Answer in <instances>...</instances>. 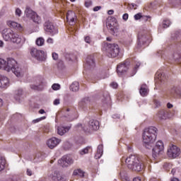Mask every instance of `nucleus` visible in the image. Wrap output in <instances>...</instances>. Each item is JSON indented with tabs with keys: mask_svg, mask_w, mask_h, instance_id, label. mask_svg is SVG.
Segmentation results:
<instances>
[{
	"mask_svg": "<svg viewBox=\"0 0 181 181\" xmlns=\"http://www.w3.org/2000/svg\"><path fill=\"white\" fill-rule=\"evenodd\" d=\"M173 115L170 114V112H169V110H160L158 111V112L156 115L157 118H158V119H168V118H171V117H173Z\"/></svg>",
	"mask_w": 181,
	"mask_h": 181,
	"instance_id": "obj_16",
	"label": "nucleus"
},
{
	"mask_svg": "<svg viewBox=\"0 0 181 181\" xmlns=\"http://www.w3.org/2000/svg\"><path fill=\"white\" fill-rule=\"evenodd\" d=\"M62 142V140L56 137H52L47 140V145L49 149H54L59 144Z\"/></svg>",
	"mask_w": 181,
	"mask_h": 181,
	"instance_id": "obj_15",
	"label": "nucleus"
},
{
	"mask_svg": "<svg viewBox=\"0 0 181 181\" xmlns=\"http://www.w3.org/2000/svg\"><path fill=\"white\" fill-rule=\"evenodd\" d=\"M46 112L45 111V110H43V109H40V110H39V114H45Z\"/></svg>",
	"mask_w": 181,
	"mask_h": 181,
	"instance_id": "obj_54",
	"label": "nucleus"
},
{
	"mask_svg": "<svg viewBox=\"0 0 181 181\" xmlns=\"http://www.w3.org/2000/svg\"><path fill=\"white\" fill-rule=\"evenodd\" d=\"M170 181H179V179L177 178H172Z\"/></svg>",
	"mask_w": 181,
	"mask_h": 181,
	"instance_id": "obj_58",
	"label": "nucleus"
},
{
	"mask_svg": "<svg viewBox=\"0 0 181 181\" xmlns=\"http://www.w3.org/2000/svg\"><path fill=\"white\" fill-rule=\"evenodd\" d=\"M175 94L177 95V97H181V89L179 88H177L175 89Z\"/></svg>",
	"mask_w": 181,
	"mask_h": 181,
	"instance_id": "obj_39",
	"label": "nucleus"
},
{
	"mask_svg": "<svg viewBox=\"0 0 181 181\" xmlns=\"http://www.w3.org/2000/svg\"><path fill=\"white\" fill-rule=\"evenodd\" d=\"M125 163L127 165V168L134 172H141V170H144V162L140 160L139 158L134 155H131L127 157L125 159Z\"/></svg>",
	"mask_w": 181,
	"mask_h": 181,
	"instance_id": "obj_3",
	"label": "nucleus"
},
{
	"mask_svg": "<svg viewBox=\"0 0 181 181\" xmlns=\"http://www.w3.org/2000/svg\"><path fill=\"white\" fill-rule=\"evenodd\" d=\"M173 57H174V60H179V59H180V55L177 54H175Z\"/></svg>",
	"mask_w": 181,
	"mask_h": 181,
	"instance_id": "obj_45",
	"label": "nucleus"
},
{
	"mask_svg": "<svg viewBox=\"0 0 181 181\" xmlns=\"http://www.w3.org/2000/svg\"><path fill=\"white\" fill-rule=\"evenodd\" d=\"M170 26V21L169 20L164 21L163 22V28H166Z\"/></svg>",
	"mask_w": 181,
	"mask_h": 181,
	"instance_id": "obj_34",
	"label": "nucleus"
},
{
	"mask_svg": "<svg viewBox=\"0 0 181 181\" xmlns=\"http://www.w3.org/2000/svg\"><path fill=\"white\" fill-rule=\"evenodd\" d=\"M85 42L88 44L91 43V38L90 36L85 37Z\"/></svg>",
	"mask_w": 181,
	"mask_h": 181,
	"instance_id": "obj_43",
	"label": "nucleus"
},
{
	"mask_svg": "<svg viewBox=\"0 0 181 181\" xmlns=\"http://www.w3.org/2000/svg\"><path fill=\"white\" fill-rule=\"evenodd\" d=\"M111 87H112V88H117V87H118V83L113 82L112 83H110Z\"/></svg>",
	"mask_w": 181,
	"mask_h": 181,
	"instance_id": "obj_44",
	"label": "nucleus"
},
{
	"mask_svg": "<svg viewBox=\"0 0 181 181\" xmlns=\"http://www.w3.org/2000/svg\"><path fill=\"white\" fill-rule=\"evenodd\" d=\"M158 135V129L155 127H150L144 129L142 134V139L144 144L146 145V148L149 149L151 144H153L156 141V136Z\"/></svg>",
	"mask_w": 181,
	"mask_h": 181,
	"instance_id": "obj_2",
	"label": "nucleus"
},
{
	"mask_svg": "<svg viewBox=\"0 0 181 181\" xmlns=\"http://www.w3.org/2000/svg\"><path fill=\"white\" fill-rule=\"evenodd\" d=\"M107 40L108 42H111V38H110V37H107Z\"/></svg>",
	"mask_w": 181,
	"mask_h": 181,
	"instance_id": "obj_59",
	"label": "nucleus"
},
{
	"mask_svg": "<svg viewBox=\"0 0 181 181\" xmlns=\"http://www.w3.org/2000/svg\"><path fill=\"white\" fill-rule=\"evenodd\" d=\"M8 26L9 28H13V29H18V30H22V25L21 24L15 22V21H8L7 22Z\"/></svg>",
	"mask_w": 181,
	"mask_h": 181,
	"instance_id": "obj_22",
	"label": "nucleus"
},
{
	"mask_svg": "<svg viewBox=\"0 0 181 181\" xmlns=\"http://www.w3.org/2000/svg\"><path fill=\"white\" fill-rule=\"evenodd\" d=\"M156 78H158V80L162 81V80H163V74H162V72L160 71L156 72Z\"/></svg>",
	"mask_w": 181,
	"mask_h": 181,
	"instance_id": "obj_31",
	"label": "nucleus"
},
{
	"mask_svg": "<svg viewBox=\"0 0 181 181\" xmlns=\"http://www.w3.org/2000/svg\"><path fill=\"white\" fill-rule=\"evenodd\" d=\"M69 129H70V127H64L63 126H59L57 127V134L58 135H60L61 136H62V135H64L66 132H69Z\"/></svg>",
	"mask_w": 181,
	"mask_h": 181,
	"instance_id": "obj_23",
	"label": "nucleus"
},
{
	"mask_svg": "<svg viewBox=\"0 0 181 181\" xmlns=\"http://www.w3.org/2000/svg\"><path fill=\"white\" fill-rule=\"evenodd\" d=\"M1 35L4 40L6 42H12V43H16V45H21L22 43V37L15 33V31L9 29V28H4L1 31Z\"/></svg>",
	"mask_w": 181,
	"mask_h": 181,
	"instance_id": "obj_4",
	"label": "nucleus"
},
{
	"mask_svg": "<svg viewBox=\"0 0 181 181\" xmlns=\"http://www.w3.org/2000/svg\"><path fill=\"white\" fill-rule=\"evenodd\" d=\"M45 118H46V117L34 119V120H33V124H37V122H40V121H42V119H45Z\"/></svg>",
	"mask_w": 181,
	"mask_h": 181,
	"instance_id": "obj_38",
	"label": "nucleus"
},
{
	"mask_svg": "<svg viewBox=\"0 0 181 181\" xmlns=\"http://www.w3.org/2000/svg\"><path fill=\"white\" fill-rule=\"evenodd\" d=\"M120 176H122V173H120Z\"/></svg>",
	"mask_w": 181,
	"mask_h": 181,
	"instance_id": "obj_64",
	"label": "nucleus"
},
{
	"mask_svg": "<svg viewBox=\"0 0 181 181\" xmlns=\"http://www.w3.org/2000/svg\"><path fill=\"white\" fill-rule=\"evenodd\" d=\"M27 175H28V176H32V175H33L32 170H30V169H27Z\"/></svg>",
	"mask_w": 181,
	"mask_h": 181,
	"instance_id": "obj_49",
	"label": "nucleus"
},
{
	"mask_svg": "<svg viewBox=\"0 0 181 181\" xmlns=\"http://www.w3.org/2000/svg\"><path fill=\"white\" fill-rule=\"evenodd\" d=\"M9 86H11L9 78L4 75H0V88H8Z\"/></svg>",
	"mask_w": 181,
	"mask_h": 181,
	"instance_id": "obj_17",
	"label": "nucleus"
},
{
	"mask_svg": "<svg viewBox=\"0 0 181 181\" xmlns=\"http://www.w3.org/2000/svg\"><path fill=\"white\" fill-rule=\"evenodd\" d=\"M23 95V90L18 89L16 91L15 98L16 100L19 101L21 100V97H22Z\"/></svg>",
	"mask_w": 181,
	"mask_h": 181,
	"instance_id": "obj_27",
	"label": "nucleus"
},
{
	"mask_svg": "<svg viewBox=\"0 0 181 181\" xmlns=\"http://www.w3.org/2000/svg\"><path fill=\"white\" fill-rule=\"evenodd\" d=\"M30 88H32L33 90H39V86L35 85H31Z\"/></svg>",
	"mask_w": 181,
	"mask_h": 181,
	"instance_id": "obj_46",
	"label": "nucleus"
},
{
	"mask_svg": "<svg viewBox=\"0 0 181 181\" xmlns=\"http://www.w3.org/2000/svg\"><path fill=\"white\" fill-rule=\"evenodd\" d=\"M47 42H48V43H49V44H53V38L49 37V38L47 40Z\"/></svg>",
	"mask_w": 181,
	"mask_h": 181,
	"instance_id": "obj_51",
	"label": "nucleus"
},
{
	"mask_svg": "<svg viewBox=\"0 0 181 181\" xmlns=\"http://www.w3.org/2000/svg\"><path fill=\"white\" fill-rule=\"evenodd\" d=\"M136 67H139V65L136 64L135 69H136Z\"/></svg>",
	"mask_w": 181,
	"mask_h": 181,
	"instance_id": "obj_61",
	"label": "nucleus"
},
{
	"mask_svg": "<svg viewBox=\"0 0 181 181\" xmlns=\"http://www.w3.org/2000/svg\"><path fill=\"white\" fill-rule=\"evenodd\" d=\"M71 118V121H73V117H71V116H70Z\"/></svg>",
	"mask_w": 181,
	"mask_h": 181,
	"instance_id": "obj_62",
	"label": "nucleus"
},
{
	"mask_svg": "<svg viewBox=\"0 0 181 181\" xmlns=\"http://www.w3.org/2000/svg\"><path fill=\"white\" fill-rule=\"evenodd\" d=\"M146 42H151V35L145 32L139 33L138 35V47H141L142 45H145Z\"/></svg>",
	"mask_w": 181,
	"mask_h": 181,
	"instance_id": "obj_9",
	"label": "nucleus"
},
{
	"mask_svg": "<svg viewBox=\"0 0 181 181\" xmlns=\"http://www.w3.org/2000/svg\"><path fill=\"white\" fill-rule=\"evenodd\" d=\"M141 18H142V13H139L134 15L135 21H139V19H141Z\"/></svg>",
	"mask_w": 181,
	"mask_h": 181,
	"instance_id": "obj_37",
	"label": "nucleus"
},
{
	"mask_svg": "<svg viewBox=\"0 0 181 181\" xmlns=\"http://www.w3.org/2000/svg\"><path fill=\"white\" fill-rule=\"evenodd\" d=\"M74 19H76V13L69 11L66 13V21L69 22L70 25H74Z\"/></svg>",
	"mask_w": 181,
	"mask_h": 181,
	"instance_id": "obj_21",
	"label": "nucleus"
},
{
	"mask_svg": "<svg viewBox=\"0 0 181 181\" xmlns=\"http://www.w3.org/2000/svg\"><path fill=\"white\" fill-rule=\"evenodd\" d=\"M91 5H93V2H91V1H88L85 3V6L86 8H90V6H91Z\"/></svg>",
	"mask_w": 181,
	"mask_h": 181,
	"instance_id": "obj_42",
	"label": "nucleus"
},
{
	"mask_svg": "<svg viewBox=\"0 0 181 181\" xmlns=\"http://www.w3.org/2000/svg\"><path fill=\"white\" fill-rule=\"evenodd\" d=\"M16 15H17V16H21L22 15V11L20 10V8H16Z\"/></svg>",
	"mask_w": 181,
	"mask_h": 181,
	"instance_id": "obj_40",
	"label": "nucleus"
},
{
	"mask_svg": "<svg viewBox=\"0 0 181 181\" xmlns=\"http://www.w3.org/2000/svg\"><path fill=\"white\" fill-rule=\"evenodd\" d=\"M6 163V160L4 157L0 156V172H2L5 169V164Z\"/></svg>",
	"mask_w": 181,
	"mask_h": 181,
	"instance_id": "obj_28",
	"label": "nucleus"
},
{
	"mask_svg": "<svg viewBox=\"0 0 181 181\" xmlns=\"http://www.w3.org/2000/svg\"><path fill=\"white\" fill-rule=\"evenodd\" d=\"M73 175H74V176L78 175V176H80L81 177H83L84 171H83L81 169H77L74 171Z\"/></svg>",
	"mask_w": 181,
	"mask_h": 181,
	"instance_id": "obj_29",
	"label": "nucleus"
},
{
	"mask_svg": "<svg viewBox=\"0 0 181 181\" xmlns=\"http://www.w3.org/2000/svg\"><path fill=\"white\" fill-rule=\"evenodd\" d=\"M176 170H179V168H173L171 170V173H173V175H175V173H176Z\"/></svg>",
	"mask_w": 181,
	"mask_h": 181,
	"instance_id": "obj_52",
	"label": "nucleus"
},
{
	"mask_svg": "<svg viewBox=\"0 0 181 181\" xmlns=\"http://www.w3.org/2000/svg\"><path fill=\"white\" fill-rule=\"evenodd\" d=\"M139 93L141 95H142V97L148 95V93H149V89H148V86L145 84L141 85Z\"/></svg>",
	"mask_w": 181,
	"mask_h": 181,
	"instance_id": "obj_24",
	"label": "nucleus"
},
{
	"mask_svg": "<svg viewBox=\"0 0 181 181\" xmlns=\"http://www.w3.org/2000/svg\"><path fill=\"white\" fill-rule=\"evenodd\" d=\"M172 166V165L169 163H165L163 165L164 169H165V170H169V169H170V167Z\"/></svg>",
	"mask_w": 181,
	"mask_h": 181,
	"instance_id": "obj_36",
	"label": "nucleus"
},
{
	"mask_svg": "<svg viewBox=\"0 0 181 181\" xmlns=\"http://www.w3.org/2000/svg\"><path fill=\"white\" fill-rule=\"evenodd\" d=\"M52 90L57 91V90H60V85L59 83H54L52 86Z\"/></svg>",
	"mask_w": 181,
	"mask_h": 181,
	"instance_id": "obj_35",
	"label": "nucleus"
},
{
	"mask_svg": "<svg viewBox=\"0 0 181 181\" xmlns=\"http://www.w3.org/2000/svg\"><path fill=\"white\" fill-rule=\"evenodd\" d=\"M0 47H4V41L0 40Z\"/></svg>",
	"mask_w": 181,
	"mask_h": 181,
	"instance_id": "obj_56",
	"label": "nucleus"
},
{
	"mask_svg": "<svg viewBox=\"0 0 181 181\" xmlns=\"http://www.w3.org/2000/svg\"><path fill=\"white\" fill-rule=\"evenodd\" d=\"M70 111V108L66 109V112H69Z\"/></svg>",
	"mask_w": 181,
	"mask_h": 181,
	"instance_id": "obj_60",
	"label": "nucleus"
},
{
	"mask_svg": "<svg viewBox=\"0 0 181 181\" xmlns=\"http://www.w3.org/2000/svg\"><path fill=\"white\" fill-rule=\"evenodd\" d=\"M128 69H129V62H124L119 64L117 67L118 76H122L124 73H127V71H128Z\"/></svg>",
	"mask_w": 181,
	"mask_h": 181,
	"instance_id": "obj_14",
	"label": "nucleus"
},
{
	"mask_svg": "<svg viewBox=\"0 0 181 181\" xmlns=\"http://www.w3.org/2000/svg\"><path fill=\"white\" fill-rule=\"evenodd\" d=\"M4 105V102L2 101V99L0 98V107H2Z\"/></svg>",
	"mask_w": 181,
	"mask_h": 181,
	"instance_id": "obj_57",
	"label": "nucleus"
},
{
	"mask_svg": "<svg viewBox=\"0 0 181 181\" xmlns=\"http://www.w3.org/2000/svg\"><path fill=\"white\" fill-rule=\"evenodd\" d=\"M30 55L32 57H35L37 60L42 61L45 59L46 54L45 51L38 50L36 48H31L30 50Z\"/></svg>",
	"mask_w": 181,
	"mask_h": 181,
	"instance_id": "obj_10",
	"label": "nucleus"
},
{
	"mask_svg": "<svg viewBox=\"0 0 181 181\" xmlns=\"http://www.w3.org/2000/svg\"><path fill=\"white\" fill-rule=\"evenodd\" d=\"M86 67L87 69H94L95 67V62L94 57L89 55L86 58Z\"/></svg>",
	"mask_w": 181,
	"mask_h": 181,
	"instance_id": "obj_20",
	"label": "nucleus"
},
{
	"mask_svg": "<svg viewBox=\"0 0 181 181\" xmlns=\"http://www.w3.org/2000/svg\"><path fill=\"white\" fill-rule=\"evenodd\" d=\"M65 57L66 60H69V62H73V60H74L75 59L74 55H73L72 54H66Z\"/></svg>",
	"mask_w": 181,
	"mask_h": 181,
	"instance_id": "obj_32",
	"label": "nucleus"
},
{
	"mask_svg": "<svg viewBox=\"0 0 181 181\" xmlns=\"http://www.w3.org/2000/svg\"><path fill=\"white\" fill-rule=\"evenodd\" d=\"M117 20L113 18V21H110L107 23V28L112 32V33H115V30H117Z\"/></svg>",
	"mask_w": 181,
	"mask_h": 181,
	"instance_id": "obj_19",
	"label": "nucleus"
},
{
	"mask_svg": "<svg viewBox=\"0 0 181 181\" xmlns=\"http://www.w3.org/2000/svg\"><path fill=\"white\" fill-rule=\"evenodd\" d=\"M167 156L170 159H176L180 156V148L174 144L169 145L167 148Z\"/></svg>",
	"mask_w": 181,
	"mask_h": 181,
	"instance_id": "obj_7",
	"label": "nucleus"
},
{
	"mask_svg": "<svg viewBox=\"0 0 181 181\" xmlns=\"http://www.w3.org/2000/svg\"><path fill=\"white\" fill-rule=\"evenodd\" d=\"M103 50L106 51L108 57H117L119 54L118 45L105 43L103 45Z\"/></svg>",
	"mask_w": 181,
	"mask_h": 181,
	"instance_id": "obj_5",
	"label": "nucleus"
},
{
	"mask_svg": "<svg viewBox=\"0 0 181 181\" xmlns=\"http://www.w3.org/2000/svg\"><path fill=\"white\" fill-rule=\"evenodd\" d=\"M49 177L54 181H61L62 179H63L62 174H60V172L57 170L52 171L49 173Z\"/></svg>",
	"mask_w": 181,
	"mask_h": 181,
	"instance_id": "obj_18",
	"label": "nucleus"
},
{
	"mask_svg": "<svg viewBox=\"0 0 181 181\" xmlns=\"http://www.w3.org/2000/svg\"><path fill=\"white\" fill-rule=\"evenodd\" d=\"M73 162V158L70 156H64L58 160L59 165L62 168H67L69 165H71Z\"/></svg>",
	"mask_w": 181,
	"mask_h": 181,
	"instance_id": "obj_13",
	"label": "nucleus"
},
{
	"mask_svg": "<svg viewBox=\"0 0 181 181\" xmlns=\"http://www.w3.org/2000/svg\"><path fill=\"white\" fill-rule=\"evenodd\" d=\"M167 107H168V108H172V107H173V105H172L170 103H168Z\"/></svg>",
	"mask_w": 181,
	"mask_h": 181,
	"instance_id": "obj_55",
	"label": "nucleus"
},
{
	"mask_svg": "<svg viewBox=\"0 0 181 181\" xmlns=\"http://www.w3.org/2000/svg\"><path fill=\"white\" fill-rule=\"evenodd\" d=\"M90 149H91V147L88 146V147H86V148L82 149V150L80 151V153H81V155H86V154L88 153V151H90Z\"/></svg>",
	"mask_w": 181,
	"mask_h": 181,
	"instance_id": "obj_33",
	"label": "nucleus"
},
{
	"mask_svg": "<svg viewBox=\"0 0 181 181\" xmlns=\"http://www.w3.org/2000/svg\"><path fill=\"white\" fill-rule=\"evenodd\" d=\"M108 15H113L114 14V10H109L107 11Z\"/></svg>",
	"mask_w": 181,
	"mask_h": 181,
	"instance_id": "obj_53",
	"label": "nucleus"
},
{
	"mask_svg": "<svg viewBox=\"0 0 181 181\" xmlns=\"http://www.w3.org/2000/svg\"><path fill=\"white\" fill-rule=\"evenodd\" d=\"M122 18L124 21H128V13H124Z\"/></svg>",
	"mask_w": 181,
	"mask_h": 181,
	"instance_id": "obj_48",
	"label": "nucleus"
},
{
	"mask_svg": "<svg viewBox=\"0 0 181 181\" xmlns=\"http://www.w3.org/2000/svg\"><path fill=\"white\" fill-rule=\"evenodd\" d=\"M79 88L80 83H78L77 81L74 82L70 86V90H71V91H78Z\"/></svg>",
	"mask_w": 181,
	"mask_h": 181,
	"instance_id": "obj_26",
	"label": "nucleus"
},
{
	"mask_svg": "<svg viewBox=\"0 0 181 181\" xmlns=\"http://www.w3.org/2000/svg\"><path fill=\"white\" fill-rule=\"evenodd\" d=\"M59 104H60V100L56 99L54 100V105H59Z\"/></svg>",
	"mask_w": 181,
	"mask_h": 181,
	"instance_id": "obj_47",
	"label": "nucleus"
},
{
	"mask_svg": "<svg viewBox=\"0 0 181 181\" xmlns=\"http://www.w3.org/2000/svg\"><path fill=\"white\" fill-rule=\"evenodd\" d=\"M25 13L26 15V17L32 19V21H33L35 23L39 24L41 23L40 17L37 16V14L35 11H32V9L27 8L25 9Z\"/></svg>",
	"mask_w": 181,
	"mask_h": 181,
	"instance_id": "obj_11",
	"label": "nucleus"
},
{
	"mask_svg": "<svg viewBox=\"0 0 181 181\" xmlns=\"http://www.w3.org/2000/svg\"><path fill=\"white\" fill-rule=\"evenodd\" d=\"M103 145H99L98 146L97 153L95 156V159H100L101 156H103Z\"/></svg>",
	"mask_w": 181,
	"mask_h": 181,
	"instance_id": "obj_25",
	"label": "nucleus"
},
{
	"mask_svg": "<svg viewBox=\"0 0 181 181\" xmlns=\"http://www.w3.org/2000/svg\"><path fill=\"white\" fill-rule=\"evenodd\" d=\"M106 97H107V98H110V95H107Z\"/></svg>",
	"mask_w": 181,
	"mask_h": 181,
	"instance_id": "obj_63",
	"label": "nucleus"
},
{
	"mask_svg": "<svg viewBox=\"0 0 181 181\" xmlns=\"http://www.w3.org/2000/svg\"><path fill=\"white\" fill-rule=\"evenodd\" d=\"M164 150L165 146L163 145V141L160 140L157 141L155 147L153 148V158L155 159L160 155H162Z\"/></svg>",
	"mask_w": 181,
	"mask_h": 181,
	"instance_id": "obj_8",
	"label": "nucleus"
},
{
	"mask_svg": "<svg viewBox=\"0 0 181 181\" xmlns=\"http://www.w3.org/2000/svg\"><path fill=\"white\" fill-rule=\"evenodd\" d=\"M44 29L48 35H51L52 36L57 33V28L50 21L45 22Z\"/></svg>",
	"mask_w": 181,
	"mask_h": 181,
	"instance_id": "obj_12",
	"label": "nucleus"
},
{
	"mask_svg": "<svg viewBox=\"0 0 181 181\" xmlns=\"http://www.w3.org/2000/svg\"><path fill=\"white\" fill-rule=\"evenodd\" d=\"M52 59L54 60H57L59 59V54H57V53H56V52H53L52 53Z\"/></svg>",
	"mask_w": 181,
	"mask_h": 181,
	"instance_id": "obj_41",
	"label": "nucleus"
},
{
	"mask_svg": "<svg viewBox=\"0 0 181 181\" xmlns=\"http://www.w3.org/2000/svg\"><path fill=\"white\" fill-rule=\"evenodd\" d=\"M0 69L6 71H12L16 77H22L23 71L22 69L18 66V62L13 59H10L7 61L0 58Z\"/></svg>",
	"mask_w": 181,
	"mask_h": 181,
	"instance_id": "obj_1",
	"label": "nucleus"
},
{
	"mask_svg": "<svg viewBox=\"0 0 181 181\" xmlns=\"http://www.w3.org/2000/svg\"><path fill=\"white\" fill-rule=\"evenodd\" d=\"M101 9V6H95L93 8L94 12H97L98 11H100Z\"/></svg>",
	"mask_w": 181,
	"mask_h": 181,
	"instance_id": "obj_50",
	"label": "nucleus"
},
{
	"mask_svg": "<svg viewBox=\"0 0 181 181\" xmlns=\"http://www.w3.org/2000/svg\"><path fill=\"white\" fill-rule=\"evenodd\" d=\"M37 46H43L45 45V39L42 37H38L35 41Z\"/></svg>",
	"mask_w": 181,
	"mask_h": 181,
	"instance_id": "obj_30",
	"label": "nucleus"
},
{
	"mask_svg": "<svg viewBox=\"0 0 181 181\" xmlns=\"http://www.w3.org/2000/svg\"><path fill=\"white\" fill-rule=\"evenodd\" d=\"M78 128L83 129L84 132H91L92 131H97L100 129V122L97 120L91 119L88 122V127L83 126V124H78Z\"/></svg>",
	"mask_w": 181,
	"mask_h": 181,
	"instance_id": "obj_6",
	"label": "nucleus"
}]
</instances>
